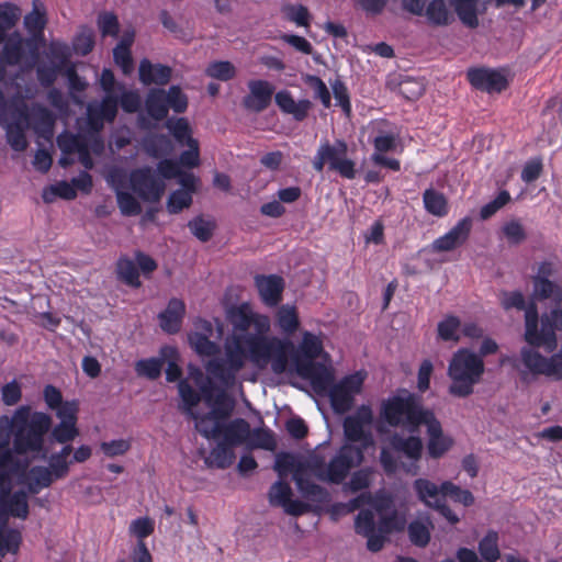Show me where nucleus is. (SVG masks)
I'll return each mask as SVG.
<instances>
[{
  "label": "nucleus",
  "mask_w": 562,
  "mask_h": 562,
  "mask_svg": "<svg viewBox=\"0 0 562 562\" xmlns=\"http://www.w3.org/2000/svg\"><path fill=\"white\" fill-rule=\"evenodd\" d=\"M467 77L473 88L490 94L501 93L508 87L507 77L497 69L486 67L471 68L468 70Z\"/></svg>",
  "instance_id": "17"
},
{
  "label": "nucleus",
  "mask_w": 562,
  "mask_h": 562,
  "mask_svg": "<svg viewBox=\"0 0 562 562\" xmlns=\"http://www.w3.org/2000/svg\"><path fill=\"white\" fill-rule=\"evenodd\" d=\"M205 74L211 78L228 81L236 76V68L227 60L213 61L207 66Z\"/></svg>",
  "instance_id": "55"
},
{
  "label": "nucleus",
  "mask_w": 562,
  "mask_h": 562,
  "mask_svg": "<svg viewBox=\"0 0 562 562\" xmlns=\"http://www.w3.org/2000/svg\"><path fill=\"white\" fill-rule=\"evenodd\" d=\"M292 488L283 480L273 483L269 490V503L273 507H282L284 512L292 516H301L308 510V505L300 499H292Z\"/></svg>",
  "instance_id": "18"
},
{
  "label": "nucleus",
  "mask_w": 562,
  "mask_h": 562,
  "mask_svg": "<svg viewBox=\"0 0 562 562\" xmlns=\"http://www.w3.org/2000/svg\"><path fill=\"white\" fill-rule=\"evenodd\" d=\"M324 348L319 338L311 333H305L299 351L293 358L294 367H297L300 361H315V359L321 357Z\"/></svg>",
  "instance_id": "33"
},
{
  "label": "nucleus",
  "mask_w": 562,
  "mask_h": 562,
  "mask_svg": "<svg viewBox=\"0 0 562 562\" xmlns=\"http://www.w3.org/2000/svg\"><path fill=\"white\" fill-rule=\"evenodd\" d=\"M192 204V196L189 195V192L175 190L170 193L167 200V211L170 214H178L182 212L184 209L190 207Z\"/></svg>",
  "instance_id": "63"
},
{
  "label": "nucleus",
  "mask_w": 562,
  "mask_h": 562,
  "mask_svg": "<svg viewBox=\"0 0 562 562\" xmlns=\"http://www.w3.org/2000/svg\"><path fill=\"white\" fill-rule=\"evenodd\" d=\"M363 384V378L359 373L349 374L342 378L338 383H333L326 391L330 406L336 414L349 412L355 402V395L360 393Z\"/></svg>",
  "instance_id": "11"
},
{
  "label": "nucleus",
  "mask_w": 562,
  "mask_h": 562,
  "mask_svg": "<svg viewBox=\"0 0 562 562\" xmlns=\"http://www.w3.org/2000/svg\"><path fill=\"white\" fill-rule=\"evenodd\" d=\"M391 446L394 450L403 452L408 459L418 461L422 458L423 441L419 437L404 438L397 434L392 436Z\"/></svg>",
  "instance_id": "36"
},
{
  "label": "nucleus",
  "mask_w": 562,
  "mask_h": 562,
  "mask_svg": "<svg viewBox=\"0 0 562 562\" xmlns=\"http://www.w3.org/2000/svg\"><path fill=\"white\" fill-rule=\"evenodd\" d=\"M186 314L184 302L180 299H171L165 311L158 314L161 329L170 335L179 333Z\"/></svg>",
  "instance_id": "26"
},
{
  "label": "nucleus",
  "mask_w": 562,
  "mask_h": 562,
  "mask_svg": "<svg viewBox=\"0 0 562 562\" xmlns=\"http://www.w3.org/2000/svg\"><path fill=\"white\" fill-rule=\"evenodd\" d=\"M525 367L533 374L562 379V355L555 353L550 358L543 357L540 352L524 347L520 351Z\"/></svg>",
  "instance_id": "16"
},
{
  "label": "nucleus",
  "mask_w": 562,
  "mask_h": 562,
  "mask_svg": "<svg viewBox=\"0 0 562 562\" xmlns=\"http://www.w3.org/2000/svg\"><path fill=\"white\" fill-rule=\"evenodd\" d=\"M31 110L24 101H8L0 88V123L11 120L10 125L30 127Z\"/></svg>",
  "instance_id": "23"
},
{
  "label": "nucleus",
  "mask_w": 562,
  "mask_h": 562,
  "mask_svg": "<svg viewBox=\"0 0 562 562\" xmlns=\"http://www.w3.org/2000/svg\"><path fill=\"white\" fill-rule=\"evenodd\" d=\"M414 490L418 498L428 506H431L430 499H434L435 507L441 502L439 498V494H441L440 487L427 479L415 480Z\"/></svg>",
  "instance_id": "46"
},
{
  "label": "nucleus",
  "mask_w": 562,
  "mask_h": 562,
  "mask_svg": "<svg viewBox=\"0 0 562 562\" xmlns=\"http://www.w3.org/2000/svg\"><path fill=\"white\" fill-rule=\"evenodd\" d=\"M248 89L249 93L243 99L244 108L256 113L265 111L271 103L273 85L262 79L250 80Z\"/></svg>",
  "instance_id": "21"
},
{
  "label": "nucleus",
  "mask_w": 562,
  "mask_h": 562,
  "mask_svg": "<svg viewBox=\"0 0 562 562\" xmlns=\"http://www.w3.org/2000/svg\"><path fill=\"white\" fill-rule=\"evenodd\" d=\"M485 372L484 360L470 348L458 349L449 360L447 375L450 380L448 393L458 398L474 393Z\"/></svg>",
  "instance_id": "4"
},
{
  "label": "nucleus",
  "mask_w": 562,
  "mask_h": 562,
  "mask_svg": "<svg viewBox=\"0 0 562 562\" xmlns=\"http://www.w3.org/2000/svg\"><path fill=\"white\" fill-rule=\"evenodd\" d=\"M27 45L30 42L24 41L19 33H12L3 45V61L10 66L19 65L25 57Z\"/></svg>",
  "instance_id": "32"
},
{
  "label": "nucleus",
  "mask_w": 562,
  "mask_h": 562,
  "mask_svg": "<svg viewBox=\"0 0 562 562\" xmlns=\"http://www.w3.org/2000/svg\"><path fill=\"white\" fill-rule=\"evenodd\" d=\"M172 70L169 66L161 64H151L150 60L144 58L139 63L138 76L145 86L158 85L165 86L171 79Z\"/></svg>",
  "instance_id": "27"
},
{
  "label": "nucleus",
  "mask_w": 562,
  "mask_h": 562,
  "mask_svg": "<svg viewBox=\"0 0 562 562\" xmlns=\"http://www.w3.org/2000/svg\"><path fill=\"white\" fill-rule=\"evenodd\" d=\"M228 319L237 331L268 337L267 334L270 330L269 317L255 314L247 303L232 307L228 311Z\"/></svg>",
  "instance_id": "12"
},
{
  "label": "nucleus",
  "mask_w": 562,
  "mask_h": 562,
  "mask_svg": "<svg viewBox=\"0 0 562 562\" xmlns=\"http://www.w3.org/2000/svg\"><path fill=\"white\" fill-rule=\"evenodd\" d=\"M205 439L218 440L232 447H238L248 440L250 435V425L244 418L233 420H221L203 427L196 428Z\"/></svg>",
  "instance_id": "10"
},
{
  "label": "nucleus",
  "mask_w": 562,
  "mask_h": 562,
  "mask_svg": "<svg viewBox=\"0 0 562 562\" xmlns=\"http://www.w3.org/2000/svg\"><path fill=\"white\" fill-rule=\"evenodd\" d=\"M30 127L41 136L49 137L53 135L55 116L47 108L34 105L31 109Z\"/></svg>",
  "instance_id": "31"
},
{
  "label": "nucleus",
  "mask_w": 562,
  "mask_h": 562,
  "mask_svg": "<svg viewBox=\"0 0 562 562\" xmlns=\"http://www.w3.org/2000/svg\"><path fill=\"white\" fill-rule=\"evenodd\" d=\"M373 423V412L369 405L362 404L357 408L355 414L347 416L344 420V435L345 438L355 443L361 442L364 450L372 443V436L366 427L371 426Z\"/></svg>",
  "instance_id": "14"
},
{
  "label": "nucleus",
  "mask_w": 562,
  "mask_h": 562,
  "mask_svg": "<svg viewBox=\"0 0 562 562\" xmlns=\"http://www.w3.org/2000/svg\"><path fill=\"white\" fill-rule=\"evenodd\" d=\"M423 202L424 207L427 213L437 216L443 217L449 213L448 200L443 193L429 188L426 189L423 193Z\"/></svg>",
  "instance_id": "37"
},
{
  "label": "nucleus",
  "mask_w": 562,
  "mask_h": 562,
  "mask_svg": "<svg viewBox=\"0 0 562 562\" xmlns=\"http://www.w3.org/2000/svg\"><path fill=\"white\" fill-rule=\"evenodd\" d=\"M274 469L280 476L292 473V477L303 496L314 501H323L327 496L326 490L314 483L308 476V461L300 462L293 454L282 453L277 457Z\"/></svg>",
  "instance_id": "8"
},
{
  "label": "nucleus",
  "mask_w": 562,
  "mask_h": 562,
  "mask_svg": "<svg viewBox=\"0 0 562 562\" xmlns=\"http://www.w3.org/2000/svg\"><path fill=\"white\" fill-rule=\"evenodd\" d=\"M305 82L310 88L314 90V97L318 99L323 106L328 109L331 105L330 92L325 85V82L315 75H308L305 79Z\"/></svg>",
  "instance_id": "64"
},
{
  "label": "nucleus",
  "mask_w": 562,
  "mask_h": 562,
  "mask_svg": "<svg viewBox=\"0 0 562 562\" xmlns=\"http://www.w3.org/2000/svg\"><path fill=\"white\" fill-rule=\"evenodd\" d=\"M145 110L155 121H162L167 117L169 111L164 89L153 88L148 91L145 100Z\"/></svg>",
  "instance_id": "35"
},
{
  "label": "nucleus",
  "mask_w": 562,
  "mask_h": 562,
  "mask_svg": "<svg viewBox=\"0 0 562 562\" xmlns=\"http://www.w3.org/2000/svg\"><path fill=\"white\" fill-rule=\"evenodd\" d=\"M476 2L477 0H451L454 13L461 23L469 29H476L479 26Z\"/></svg>",
  "instance_id": "41"
},
{
  "label": "nucleus",
  "mask_w": 562,
  "mask_h": 562,
  "mask_svg": "<svg viewBox=\"0 0 562 562\" xmlns=\"http://www.w3.org/2000/svg\"><path fill=\"white\" fill-rule=\"evenodd\" d=\"M160 357H151L140 359L135 362V372L138 376L146 378L150 381L157 380L161 375V371L167 358H172L177 355V349L171 346H164L160 348Z\"/></svg>",
  "instance_id": "25"
},
{
  "label": "nucleus",
  "mask_w": 562,
  "mask_h": 562,
  "mask_svg": "<svg viewBox=\"0 0 562 562\" xmlns=\"http://www.w3.org/2000/svg\"><path fill=\"white\" fill-rule=\"evenodd\" d=\"M251 448L265 449L273 451L277 447L276 437L269 428H255L250 429V435L246 441Z\"/></svg>",
  "instance_id": "45"
},
{
  "label": "nucleus",
  "mask_w": 562,
  "mask_h": 562,
  "mask_svg": "<svg viewBox=\"0 0 562 562\" xmlns=\"http://www.w3.org/2000/svg\"><path fill=\"white\" fill-rule=\"evenodd\" d=\"M432 413L423 406L419 395L405 389L383 400L380 408L383 422L393 428L401 427L409 432L418 431Z\"/></svg>",
  "instance_id": "3"
},
{
  "label": "nucleus",
  "mask_w": 562,
  "mask_h": 562,
  "mask_svg": "<svg viewBox=\"0 0 562 562\" xmlns=\"http://www.w3.org/2000/svg\"><path fill=\"white\" fill-rule=\"evenodd\" d=\"M473 226L472 218L465 216L457 222V224L449 229L445 235L435 239L431 244V249L435 252L452 251L463 246L471 234Z\"/></svg>",
  "instance_id": "19"
},
{
  "label": "nucleus",
  "mask_w": 562,
  "mask_h": 562,
  "mask_svg": "<svg viewBox=\"0 0 562 562\" xmlns=\"http://www.w3.org/2000/svg\"><path fill=\"white\" fill-rule=\"evenodd\" d=\"M216 441L217 443L211 450L210 456L206 459V463L217 469H227L234 463L236 459L234 447L218 440Z\"/></svg>",
  "instance_id": "39"
},
{
  "label": "nucleus",
  "mask_w": 562,
  "mask_h": 562,
  "mask_svg": "<svg viewBox=\"0 0 562 562\" xmlns=\"http://www.w3.org/2000/svg\"><path fill=\"white\" fill-rule=\"evenodd\" d=\"M477 549L484 561L496 562L501 558L498 533L494 530H488L480 540Z\"/></svg>",
  "instance_id": "44"
},
{
  "label": "nucleus",
  "mask_w": 562,
  "mask_h": 562,
  "mask_svg": "<svg viewBox=\"0 0 562 562\" xmlns=\"http://www.w3.org/2000/svg\"><path fill=\"white\" fill-rule=\"evenodd\" d=\"M22 543V535L18 529H0V557L7 553L16 554Z\"/></svg>",
  "instance_id": "51"
},
{
  "label": "nucleus",
  "mask_w": 562,
  "mask_h": 562,
  "mask_svg": "<svg viewBox=\"0 0 562 562\" xmlns=\"http://www.w3.org/2000/svg\"><path fill=\"white\" fill-rule=\"evenodd\" d=\"M165 97L168 110L172 109L176 113L187 111L188 97L182 92L179 86H171L168 91L165 90Z\"/></svg>",
  "instance_id": "61"
},
{
  "label": "nucleus",
  "mask_w": 562,
  "mask_h": 562,
  "mask_svg": "<svg viewBox=\"0 0 562 562\" xmlns=\"http://www.w3.org/2000/svg\"><path fill=\"white\" fill-rule=\"evenodd\" d=\"M78 435L77 423L60 422L52 430V437L58 443H68Z\"/></svg>",
  "instance_id": "62"
},
{
  "label": "nucleus",
  "mask_w": 562,
  "mask_h": 562,
  "mask_svg": "<svg viewBox=\"0 0 562 562\" xmlns=\"http://www.w3.org/2000/svg\"><path fill=\"white\" fill-rule=\"evenodd\" d=\"M319 148L331 170L336 164L347 156L348 151L347 143L342 139H336L334 144L325 142L321 144Z\"/></svg>",
  "instance_id": "47"
},
{
  "label": "nucleus",
  "mask_w": 562,
  "mask_h": 562,
  "mask_svg": "<svg viewBox=\"0 0 562 562\" xmlns=\"http://www.w3.org/2000/svg\"><path fill=\"white\" fill-rule=\"evenodd\" d=\"M178 391L182 401V412L196 423L202 415H199L193 408L203 398L201 391H195L187 380L179 381Z\"/></svg>",
  "instance_id": "34"
},
{
  "label": "nucleus",
  "mask_w": 562,
  "mask_h": 562,
  "mask_svg": "<svg viewBox=\"0 0 562 562\" xmlns=\"http://www.w3.org/2000/svg\"><path fill=\"white\" fill-rule=\"evenodd\" d=\"M476 2L477 0H451L454 13L461 23L469 29H476L479 26Z\"/></svg>",
  "instance_id": "40"
},
{
  "label": "nucleus",
  "mask_w": 562,
  "mask_h": 562,
  "mask_svg": "<svg viewBox=\"0 0 562 562\" xmlns=\"http://www.w3.org/2000/svg\"><path fill=\"white\" fill-rule=\"evenodd\" d=\"M277 324L283 333L294 334L300 327L296 307L289 304L281 305L277 312Z\"/></svg>",
  "instance_id": "42"
},
{
  "label": "nucleus",
  "mask_w": 562,
  "mask_h": 562,
  "mask_svg": "<svg viewBox=\"0 0 562 562\" xmlns=\"http://www.w3.org/2000/svg\"><path fill=\"white\" fill-rule=\"evenodd\" d=\"M116 274L123 283L131 288L137 289L142 285L137 263L126 256L119 258L116 262Z\"/></svg>",
  "instance_id": "38"
},
{
  "label": "nucleus",
  "mask_w": 562,
  "mask_h": 562,
  "mask_svg": "<svg viewBox=\"0 0 562 562\" xmlns=\"http://www.w3.org/2000/svg\"><path fill=\"white\" fill-rule=\"evenodd\" d=\"M255 286L258 290L261 302L268 307H277L282 299L285 288L284 279L278 274H257Z\"/></svg>",
  "instance_id": "20"
},
{
  "label": "nucleus",
  "mask_w": 562,
  "mask_h": 562,
  "mask_svg": "<svg viewBox=\"0 0 562 562\" xmlns=\"http://www.w3.org/2000/svg\"><path fill=\"white\" fill-rule=\"evenodd\" d=\"M282 12L286 20L294 22L299 26H310L311 14L308 9L303 4H285Z\"/></svg>",
  "instance_id": "56"
},
{
  "label": "nucleus",
  "mask_w": 562,
  "mask_h": 562,
  "mask_svg": "<svg viewBox=\"0 0 562 562\" xmlns=\"http://www.w3.org/2000/svg\"><path fill=\"white\" fill-rule=\"evenodd\" d=\"M31 110L24 101H8L0 88V123L11 120L10 125L30 127Z\"/></svg>",
  "instance_id": "24"
},
{
  "label": "nucleus",
  "mask_w": 562,
  "mask_h": 562,
  "mask_svg": "<svg viewBox=\"0 0 562 562\" xmlns=\"http://www.w3.org/2000/svg\"><path fill=\"white\" fill-rule=\"evenodd\" d=\"M364 459V451L352 443L342 445L328 464L321 456H314L308 460L310 473L319 481L341 484L349 475L351 469L360 465Z\"/></svg>",
  "instance_id": "5"
},
{
  "label": "nucleus",
  "mask_w": 562,
  "mask_h": 562,
  "mask_svg": "<svg viewBox=\"0 0 562 562\" xmlns=\"http://www.w3.org/2000/svg\"><path fill=\"white\" fill-rule=\"evenodd\" d=\"M203 400L211 411L203 414L195 423V429L216 422L226 420L234 411L235 402L225 390L218 389L211 380L200 385Z\"/></svg>",
  "instance_id": "9"
},
{
  "label": "nucleus",
  "mask_w": 562,
  "mask_h": 562,
  "mask_svg": "<svg viewBox=\"0 0 562 562\" xmlns=\"http://www.w3.org/2000/svg\"><path fill=\"white\" fill-rule=\"evenodd\" d=\"M277 105L285 114H291L296 121H304L312 108V102L307 99L295 101L288 90L277 92L274 97Z\"/></svg>",
  "instance_id": "29"
},
{
  "label": "nucleus",
  "mask_w": 562,
  "mask_h": 562,
  "mask_svg": "<svg viewBox=\"0 0 562 562\" xmlns=\"http://www.w3.org/2000/svg\"><path fill=\"white\" fill-rule=\"evenodd\" d=\"M539 313L535 302L526 308L525 340L532 347H543L551 352L557 348L555 329L562 330V308H553L541 317V328H538Z\"/></svg>",
  "instance_id": "6"
},
{
  "label": "nucleus",
  "mask_w": 562,
  "mask_h": 562,
  "mask_svg": "<svg viewBox=\"0 0 562 562\" xmlns=\"http://www.w3.org/2000/svg\"><path fill=\"white\" fill-rule=\"evenodd\" d=\"M166 125L177 143L181 146L189 144L190 139H194L192 137V130L186 117L169 119Z\"/></svg>",
  "instance_id": "49"
},
{
  "label": "nucleus",
  "mask_w": 562,
  "mask_h": 562,
  "mask_svg": "<svg viewBox=\"0 0 562 562\" xmlns=\"http://www.w3.org/2000/svg\"><path fill=\"white\" fill-rule=\"evenodd\" d=\"M116 201L121 213L125 216H135L142 212L139 202L130 192L116 191Z\"/></svg>",
  "instance_id": "57"
},
{
  "label": "nucleus",
  "mask_w": 562,
  "mask_h": 562,
  "mask_svg": "<svg viewBox=\"0 0 562 562\" xmlns=\"http://www.w3.org/2000/svg\"><path fill=\"white\" fill-rule=\"evenodd\" d=\"M44 439L37 436L27 426L19 427L14 430L13 449L11 451L18 454L27 452H40L43 449Z\"/></svg>",
  "instance_id": "30"
},
{
  "label": "nucleus",
  "mask_w": 562,
  "mask_h": 562,
  "mask_svg": "<svg viewBox=\"0 0 562 562\" xmlns=\"http://www.w3.org/2000/svg\"><path fill=\"white\" fill-rule=\"evenodd\" d=\"M291 350L292 345L278 337L240 334L225 346V359H210L204 367L212 378L231 387L247 359L261 369L271 363L273 372L280 374L286 370Z\"/></svg>",
  "instance_id": "1"
},
{
  "label": "nucleus",
  "mask_w": 562,
  "mask_h": 562,
  "mask_svg": "<svg viewBox=\"0 0 562 562\" xmlns=\"http://www.w3.org/2000/svg\"><path fill=\"white\" fill-rule=\"evenodd\" d=\"M71 460H66L57 453L49 457L48 467L34 465L19 479V483L27 486L32 495L49 487L54 481L65 479L69 473Z\"/></svg>",
  "instance_id": "7"
},
{
  "label": "nucleus",
  "mask_w": 562,
  "mask_h": 562,
  "mask_svg": "<svg viewBox=\"0 0 562 562\" xmlns=\"http://www.w3.org/2000/svg\"><path fill=\"white\" fill-rule=\"evenodd\" d=\"M20 18V10L16 5L5 2L0 4V38L7 30L12 29Z\"/></svg>",
  "instance_id": "60"
},
{
  "label": "nucleus",
  "mask_w": 562,
  "mask_h": 562,
  "mask_svg": "<svg viewBox=\"0 0 562 562\" xmlns=\"http://www.w3.org/2000/svg\"><path fill=\"white\" fill-rule=\"evenodd\" d=\"M295 371L302 379L310 381L312 389L319 396H325L335 381L333 369L321 362L300 361Z\"/></svg>",
  "instance_id": "15"
},
{
  "label": "nucleus",
  "mask_w": 562,
  "mask_h": 562,
  "mask_svg": "<svg viewBox=\"0 0 562 562\" xmlns=\"http://www.w3.org/2000/svg\"><path fill=\"white\" fill-rule=\"evenodd\" d=\"M27 463L21 462L11 451L8 440L0 441V520L9 517L25 520L30 514L27 488L12 492L11 476L25 473Z\"/></svg>",
  "instance_id": "2"
},
{
  "label": "nucleus",
  "mask_w": 562,
  "mask_h": 562,
  "mask_svg": "<svg viewBox=\"0 0 562 562\" xmlns=\"http://www.w3.org/2000/svg\"><path fill=\"white\" fill-rule=\"evenodd\" d=\"M441 495L448 496L454 502L461 503L464 506H471L474 503L473 494L468 490H462L452 482L446 481L440 485Z\"/></svg>",
  "instance_id": "52"
},
{
  "label": "nucleus",
  "mask_w": 562,
  "mask_h": 562,
  "mask_svg": "<svg viewBox=\"0 0 562 562\" xmlns=\"http://www.w3.org/2000/svg\"><path fill=\"white\" fill-rule=\"evenodd\" d=\"M372 471L369 468L360 469L352 473L350 480L345 483L344 490L351 493L363 491L370 486Z\"/></svg>",
  "instance_id": "58"
},
{
  "label": "nucleus",
  "mask_w": 562,
  "mask_h": 562,
  "mask_svg": "<svg viewBox=\"0 0 562 562\" xmlns=\"http://www.w3.org/2000/svg\"><path fill=\"white\" fill-rule=\"evenodd\" d=\"M130 183L134 193L146 202H158L166 190L164 180L148 166L132 170Z\"/></svg>",
  "instance_id": "13"
},
{
  "label": "nucleus",
  "mask_w": 562,
  "mask_h": 562,
  "mask_svg": "<svg viewBox=\"0 0 562 562\" xmlns=\"http://www.w3.org/2000/svg\"><path fill=\"white\" fill-rule=\"evenodd\" d=\"M146 153L154 158H161L170 151L171 144L167 136L155 135L144 142Z\"/></svg>",
  "instance_id": "54"
},
{
  "label": "nucleus",
  "mask_w": 562,
  "mask_h": 562,
  "mask_svg": "<svg viewBox=\"0 0 562 562\" xmlns=\"http://www.w3.org/2000/svg\"><path fill=\"white\" fill-rule=\"evenodd\" d=\"M188 227L200 241L206 243L213 236L215 223L212 221H205L203 216L200 215L189 221Z\"/></svg>",
  "instance_id": "53"
},
{
  "label": "nucleus",
  "mask_w": 562,
  "mask_h": 562,
  "mask_svg": "<svg viewBox=\"0 0 562 562\" xmlns=\"http://www.w3.org/2000/svg\"><path fill=\"white\" fill-rule=\"evenodd\" d=\"M423 16L432 27H447L456 21L454 12L451 11L446 0L428 1Z\"/></svg>",
  "instance_id": "28"
},
{
  "label": "nucleus",
  "mask_w": 562,
  "mask_h": 562,
  "mask_svg": "<svg viewBox=\"0 0 562 562\" xmlns=\"http://www.w3.org/2000/svg\"><path fill=\"white\" fill-rule=\"evenodd\" d=\"M407 531L409 540L417 547L424 548L430 541V530L420 520H413L409 522Z\"/></svg>",
  "instance_id": "59"
},
{
  "label": "nucleus",
  "mask_w": 562,
  "mask_h": 562,
  "mask_svg": "<svg viewBox=\"0 0 562 562\" xmlns=\"http://www.w3.org/2000/svg\"><path fill=\"white\" fill-rule=\"evenodd\" d=\"M427 427L428 454L432 459L442 457L453 445V440L443 435L441 423L436 417L435 413L423 424Z\"/></svg>",
  "instance_id": "22"
},
{
  "label": "nucleus",
  "mask_w": 562,
  "mask_h": 562,
  "mask_svg": "<svg viewBox=\"0 0 562 562\" xmlns=\"http://www.w3.org/2000/svg\"><path fill=\"white\" fill-rule=\"evenodd\" d=\"M192 349L201 357H213L220 352V346L210 339L206 334L191 333L188 337Z\"/></svg>",
  "instance_id": "43"
},
{
  "label": "nucleus",
  "mask_w": 562,
  "mask_h": 562,
  "mask_svg": "<svg viewBox=\"0 0 562 562\" xmlns=\"http://www.w3.org/2000/svg\"><path fill=\"white\" fill-rule=\"evenodd\" d=\"M533 292L539 300H548L554 297L555 300L562 299V289L546 278H533Z\"/></svg>",
  "instance_id": "50"
},
{
  "label": "nucleus",
  "mask_w": 562,
  "mask_h": 562,
  "mask_svg": "<svg viewBox=\"0 0 562 562\" xmlns=\"http://www.w3.org/2000/svg\"><path fill=\"white\" fill-rule=\"evenodd\" d=\"M461 322L457 316L448 315L438 323L437 333L438 338L442 341H454L460 340L459 330Z\"/></svg>",
  "instance_id": "48"
}]
</instances>
